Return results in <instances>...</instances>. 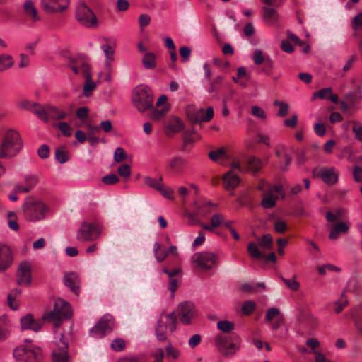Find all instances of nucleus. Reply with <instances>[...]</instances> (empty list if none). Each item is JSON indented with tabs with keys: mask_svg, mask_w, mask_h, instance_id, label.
<instances>
[{
	"mask_svg": "<svg viewBox=\"0 0 362 362\" xmlns=\"http://www.w3.org/2000/svg\"><path fill=\"white\" fill-rule=\"evenodd\" d=\"M177 315L175 312L170 314H162L155 328V334L160 341H165L168 334L176 329Z\"/></svg>",
	"mask_w": 362,
	"mask_h": 362,
	"instance_id": "423d86ee",
	"label": "nucleus"
},
{
	"mask_svg": "<svg viewBox=\"0 0 362 362\" xmlns=\"http://www.w3.org/2000/svg\"><path fill=\"white\" fill-rule=\"evenodd\" d=\"M69 5V0H41V6L47 13L63 12Z\"/></svg>",
	"mask_w": 362,
	"mask_h": 362,
	"instance_id": "a211bd4d",
	"label": "nucleus"
},
{
	"mask_svg": "<svg viewBox=\"0 0 362 362\" xmlns=\"http://www.w3.org/2000/svg\"><path fill=\"white\" fill-rule=\"evenodd\" d=\"M185 127L182 120L176 116H170L165 124L167 134L171 132L173 134L181 132Z\"/></svg>",
	"mask_w": 362,
	"mask_h": 362,
	"instance_id": "a878e982",
	"label": "nucleus"
},
{
	"mask_svg": "<svg viewBox=\"0 0 362 362\" xmlns=\"http://www.w3.org/2000/svg\"><path fill=\"white\" fill-rule=\"evenodd\" d=\"M55 158L60 163H64L69 159V153L64 146H60L56 149Z\"/></svg>",
	"mask_w": 362,
	"mask_h": 362,
	"instance_id": "37998d69",
	"label": "nucleus"
},
{
	"mask_svg": "<svg viewBox=\"0 0 362 362\" xmlns=\"http://www.w3.org/2000/svg\"><path fill=\"white\" fill-rule=\"evenodd\" d=\"M114 322L111 317L105 315L93 327L90 332L92 337L100 338L110 333L113 329Z\"/></svg>",
	"mask_w": 362,
	"mask_h": 362,
	"instance_id": "ddd939ff",
	"label": "nucleus"
},
{
	"mask_svg": "<svg viewBox=\"0 0 362 362\" xmlns=\"http://www.w3.org/2000/svg\"><path fill=\"white\" fill-rule=\"evenodd\" d=\"M194 206L197 209V214L205 217L211 212L209 207L211 206H216V204L211 202L199 203V202H194Z\"/></svg>",
	"mask_w": 362,
	"mask_h": 362,
	"instance_id": "c9c22d12",
	"label": "nucleus"
},
{
	"mask_svg": "<svg viewBox=\"0 0 362 362\" xmlns=\"http://www.w3.org/2000/svg\"><path fill=\"white\" fill-rule=\"evenodd\" d=\"M243 172V169L238 160L234 159L231 163V168L223 177L224 187L226 190H233L240 183V179L235 172Z\"/></svg>",
	"mask_w": 362,
	"mask_h": 362,
	"instance_id": "9d476101",
	"label": "nucleus"
},
{
	"mask_svg": "<svg viewBox=\"0 0 362 362\" xmlns=\"http://www.w3.org/2000/svg\"><path fill=\"white\" fill-rule=\"evenodd\" d=\"M21 291L18 288H14L8 295L7 300L8 306L13 310H17L18 308V303L16 298L20 296Z\"/></svg>",
	"mask_w": 362,
	"mask_h": 362,
	"instance_id": "58836bf2",
	"label": "nucleus"
},
{
	"mask_svg": "<svg viewBox=\"0 0 362 362\" xmlns=\"http://www.w3.org/2000/svg\"><path fill=\"white\" fill-rule=\"evenodd\" d=\"M132 103L140 112H144L151 109L153 103L152 90L146 86L140 85L134 88L132 95Z\"/></svg>",
	"mask_w": 362,
	"mask_h": 362,
	"instance_id": "20e7f679",
	"label": "nucleus"
},
{
	"mask_svg": "<svg viewBox=\"0 0 362 362\" xmlns=\"http://www.w3.org/2000/svg\"><path fill=\"white\" fill-rule=\"evenodd\" d=\"M259 245L264 250H269L272 245V237L270 234H265L258 240Z\"/></svg>",
	"mask_w": 362,
	"mask_h": 362,
	"instance_id": "49530a36",
	"label": "nucleus"
},
{
	"mask_svg": "<svg viewBox=\"0 0 362 362\" xmlns=\"http://www.w3.org/2000/svg\"><path fill=\"white\" fill-rule=\"evenodd\" d=\"M317 175L329 185H332L338 181V174L334 168H321L318 170Z\"/></svg>",
	"mask_w": 362,
	"mask_h": 362,
	"instance_id": "5701e85b",
	"label": "nucleus"
},
{
	"mask_svg": "<svg viewBox=\"0 0 362 362\" xmlns=\"http://www.w3.org/2000/svg\"><path fill=\"white\" fill-rule=\"evenodd\" d=\"M84 62L82 61H71L68 64V66L73 71L75 74L82 73L81 64Z\"/></svg>",
	"mask_w": 362,
	"mask_h": 362,
	"instance_id": "69168bd1",
	"label": "nucleus"
},
{
	"mask_svg": "<svg viewBox=\"0 0 362 362\" xmlns=\"http://www.w3.org/2000/svg\"><path fill=\"white\" fill-rule=\"evenodd\" d=\"M105 43L102 45L100 48L104 52L106 57V66L110 67L112 62L114 61V47L109 44L108 40L105 38Z\"/></svg>",
	"mask_w": 362,
	"mask_h": 362,
	"instance_id": "72a5a7b5",
	"label": "nucleus"
},
{
	"mask_svg": "<svg viewBox=\"0 0 362 362\" xmlns=\"http://www.w3.org/2000/svg\"><path fill=\"white\" fill-rule=\"evenodd\" d=\"M142 64L146 69L156 68L157 65L156 55L153 52H146L142 59Z\"/></svg>",
	"mask_w": 362,
	"mask_h": 362,
	"instance_id": "e433bc0d",
	"label": "nucleus"
},
{
	"mask_svg": "<svg viewBox=\"0 0 362 362\" xmlns=\"http://www.w3.org/2000/svg\"><path fill=\"white\" fill-rule=\"evenodd\" d=\"M23 143L19 133L14 129H8L4 134L0 144V158H12L22 148Z\"/></svg>",
	"mask_w": 362,
	"mask_h": 362,
	"instance_id": "f257e3e1",
	"label": "nucleus"
},
{
	"mask_svg": "<svg viewBox=\"0 0 362 362\" xmlns=\"http://www.w3.org/2000/svg\"><path fill=\"white\" fill-rule=\"evenodd\" d=\"M214 341L217 349L225 357L233 356L240 349L241 345V339L235 334L228 336L218 334Z\"/></svg>",
	"mask_w": 362,
	"mask_h": 362,
	"instance_id": "7ed1b4c3",
	"label": "nucleus"
},
{
	"mask_svg": "<svg viewBox=\"0 0 362 362\" xmlns=\"http://www.w3.org/2000/svg\"><path fill=\"white\" fill-rule=\"evenodd\" d=\"M41 109V114L39 115L38 118L45 122H47L49 119H63L67 116L65 111L49 104L42 106Z\"/></svg>",
	"mask_w": 362,
	"mask_h": 362,
	"instance_id": "4468645a",
	"label": "nucleus"
},
{
	"mask_svg": "<svg viewBox=\"0 0 362 362\" xmlns=\"http://www.w3.org/2000/svg\"><path fill=\"white\" fill-rule=\"evenodd\" d=\"M18 107L26 110H29L33 112L35 115L39 117L40 111H42V105L37 103H31L28 100H23L18 103Z\"/></svg>",
	"mask_w": 362,
	"mask_h": 362,
	"instance_id": "473e14b6",
	"label": "nucleus"
},
{
	"mask_svg": "<svg viewBox=\"0 0 362 362\" xmlns=\"http://www.w3.org/2000/svg\"><path fill=\"white\" fill-rule=\"evenodd\" d=\"M262 18L267 24L273 25L279 20V14L276 9L263 6L262 8Z\"/></svg>",
	"mask_w": 362,
	"mask_h": 362,
	"instance_id": "cd10ccee",
	"label": "nucleus"
},
{
	"mask_svg": "<svg viewBox=\"0 0 362 362\" xmlns=\"http://www.w3.org/2000/svg\"><path fill=\"white\" fill-rule=\"evenodd\" d=\"M82 74L86 78V81L84 84L83 92L86 97H89L93 90L96 87V84L92 81L91 74L90 73V66L87 63L81 64Z\"/></svg>",
	"mask_w": 362,
	"mask_h": 362,
	"instance_id": "4be33fe9",
	"label": "nucleus"
},
{
	"mask_svg": "<svg viewBox=\"0 0 362 362\" xmlns=\"http://www.w3.org/2000/svg\"><path fill=\"white\" fill-rule=\"evenodd\" d=\"M217 327L221 331L228 333L234 329L235 325L228 320H221L218 322Z\"/></svg>",
	"mask_w": 362,
	"mask_h": 362,
	"instance_id": "8fccbe9b",
	"label": "nucleus"
},
{
	"mask_svg": "<svg viewBox=\"0 0 362 362\" xmlns=\"http://www.w3.org/2000/svg\"><path fill=\"white\" fill-rule=\"evenodd\" d=\"M144 183L149 187L156 190L160 189V186L162 184L163 177H160L158 179H155L149 176H145L144 178Z\"/></svg>",
	"mask_w": 362,
	"mask_h": 362,
	"instance_id": "79ce46f5",
	"label": "nucleus"
},
{
	"mask_svg": "<svg viewBox=\"0 0 362 362\" xmlns=\"http://www.w3.org/2000/svg\"><path fill=\"white\" fill-rule=\"evenodd\" d=\"M276 156L280 159L279 168L281 170L286 171L291 162V157L286 152L284 148L281 150H276L275 152Z\"/></svg>",
	"mask_w": 362,
	"mask_h": 362,
	"instance_id": "7c9ffc66",
	"label": "nucleus"
},
{
	"mask_svg": "<svg viewBox=\"0 0 362 362\" xmlns=\"http://www.w3.org/2000/svg\"><path fill=\"white\" fill-rule=\"evenodd\" d=\"M247 252L252 258L258 259L262 257V252L255 243H250L247 245Z\"/></svg>",
	"mask_w": 362,
	"mask_h": 362,
	"instance_id": "5fc2aeb1",
	"label": "nucleus"
},
{
	"mask_svg": "<svg viewBox=\"0 0 362 362\" xmlns=\"http://www.w3.org/2000/svg\"><path fill=\"white\" fill-rule=\"evenodd\" d=\"M356 328L362 332V306L351 311Z\"/></svg>",
	"mask_w": 362,
	"mask_h": 362,
	"instance_id": "a19ab883",
	"label": "nucleus"
},
{
	"mask_svg": "<svg viewBox=\"0 0 362 362\" xmlns=\"http://www.w3.org/2000/svg\"><path fill=\"white\" fill-rule=\"evenodd\" d=\"M117 172L121 177L128 178L131 175V168L128 164H122L118 168Z\"/></svg>",
	"mask_w": 362,
	"mask_h": 362,
	"instance_id": "e2e57ef3",
	"label": "nucleus"
},
{
	"mask_svg": "<svg viewBox=\"0 0 362 362\" xmlns=\"http://www.w3.org/2000/svg\"><path fill=\"white\" fill-rule=\"evenodd\" d=\"M352 131L355 134V138L362 142V125L359 123L354 122Z\"/></svg>",
	"mask_w": 362,
	"mask_h": 362,
	"instance_id": "338daca9",
	"label": "nucleus"
},
{
	"mask_svg": "<svg viewBox=\"0 0 362 362\" xmlns=\"http://www.w3.org/2000/svg\"><path fill=\"white\" fill-rule=\"evenodd\" d=\"M247 170L256 173L262 168V161L255 156H250L247 160Z\"/></svg>",
	"mask_w": 362,
	"mask_h": 362,
	"instance_id": "f704fd0d",
	"label": "nucleus"
},
{
	"mask_svg": "<svg viewBox=\"0 0 362 362\" xmlns=\"http://www.w3.org/2000/svg\"><path fill=\"white\" fill-rule=\"evenodd\" d=\"M214 108L209 107L205 111L200 108L192 113H188V117L192 123L199 124L209 122L214 117Z\"/></svg>",
	"mask_w": 362,
	"mask_h": 362,
	"instance_id": "aec40b11",
	"label": "nucleus"
},
{
	"mask_svg": "<svg viewBox=\"0 0 362 362\" xmlns=\"http://www.w3.org/2000/svg\"><path fill=\"white\" fill-rule=\"evenodd\" d=\"M187 165V160L181 156H175L169 160L168 168L175 173H181Z\"/></svg>",
	"mask_w": 362,
	"mask_h": 362,
	"instance_id": "bb28decb",
	"label": "nucleus"
},
{
	"mask_svg": "<svg viewBox=\"0 0 362 362\" xmlns=\"http://www.w3.org/2000/svg\"><path fill=\"white\" fill-rule=\"evenodd\" d=\"M44 315L41 318L35 319L31 314H27L21 319V327L22 329H30L35 332L40 331L44 325Z\"/></svg>",
	"mask_w": 362,
	"mask_h": 362,
	"instance_id": "f3484780",
	"label": "nucleus"
},
{
	"mask_svg": "<svg viewBox=\"0 0 362 362\" xmlns=\"http://www.w3.org/2000/svg\"><path fill=\"white\" fill-rule=\"evenodd\" d=\"M127 158V153L123 148L118 147L114 153V159L116 162L124 161Z\"/></svg>",
	"mask_w": 362,
	"mask_h": 362,
	"instance_id": "680f3d73",
	"label": "nucleus"
},
{
	"mask_svg": "<svg viewBox=\"0 0 362 362\" xmlns=\"http://www.w3.org/2000/svg\"><path fill=\"white\" fill-rule=\"evenodd\" d=\"M274 105L279 107V111L277 115L281 117H284L287 115L289 110L288 104L279 100H275L274 102Z\"/></svg>",
	"mask_w": 362,
	"mask_h": 362,
	"instance_id": "de8ad7c7",
	"label": "nucleus"
},
{
	"mask_svg": "<svg viewBox=\"0 0 362 362\" xmlns=\"http://www.w3.org/2000/svg\"><path fill=\"white\" fill-rule=\"evenodd\" d=\"M282 315L280 314L279 310L276 308H271L267 310L266 316H265V320L267 322H271L274 319H276L278 317V316H281Z\"/></svg>",
	"mask_w": 362,
	"mask_h": 362,
	"instance_id": "13d9d810",
	"label": "nucleus"
},
{
	"mask_svg": "<svg viewBox=\"0 0 362 362\" xmlns=\"http://www.w3.org/2000/svg\"><path fill=\"white\" fill-rule=\"evenodd\" d=\"M349 226L344 221L338 222L330 230L329 238L332 240L337 239L340 233H346L349 230Z\"/></svg>",
	"mask_w": 362,
	"mask_h": 362,
	"instance_id": "2f4dec72",
	"label": "nucleus"
},
{
	"mask_svg": "<svg viewBox=\"0 0 362 362\" xmlns=\"http://www.w3.org/2000/svg\"><path fill=\"white\" fill-rule=\"evenodd\" d=\"M23 211L26 220L37 221L45 218L47 211V207L42 202L29 197L25 200Z\"/></svg>",
	"mask_w": 362,
	"mask_h": 362,
	"instance_id": "39448f33",
	"label": "nucleus"
},
{
	"mask_svg": "<svg viewBox=\"0 0 362 362\" xmlns=\"http://www.w3.org/2000/svg\"><path fill=\"white\" fill-rule=\"evenodd\" d=\"M217 260L218 256L209 252H196L192 257V262L202 270L211 269L212 266L216 263Z\"/></svg>",
	"mask_w": 362,
	"mask_h": 362,
	"instance_id": "9b49d317",
	"label": "nucleus"
},
{
	"mask_svg": "<svg viewBox=\"0 0 362 362\" xmlns=\"http://www.w3.org/2000/svg\"><path fill=\"white\" fill-rule=\"evenodd\" d=\"M274 230L278 233H283L287 230V223L281 219H277L274 223Z\"/></svg>",
	"mask_w": 362,
	"mask_h": 362,
	"instance_id": "bf43d9fd",
	"label": "nucleus"
},
{
	"mask_svg": "<svg viewBox=\"0 0 362 362\" xmlns=\"http://www.w3.org/2000/svg\"><path fill=\"white\" fill-rule=\"evenodd\" d=\"M12 262L13 255L10 247L4 243H0V272L9 268Z\"/></svg>",
	"mask_w": 362,
	"mask_h": 362,
	"instance_id": "412c9836",
	"label": "nucleus"
},
{
	"mask_svg": "<svg viewBox=\"0 0 362 362\" xmlns=\"http://www.w3.org/2000/svg\"><path fill=\"white\" fill-rule=\"evenodd\" d=\"M157 191L160 192L166 199H173L174 198L173 190L169 187H164L163 184L160 185V189Z\"/></svg>",
	"mask_w": 362,
	"mask_h": 362,
	"instance_id": "0e129e2a",
	"label": "nucleus"
},
{
	"mask_svg": "<svg viewBox=\"0 0 362 362\" xmlns=\"http://www.w3.org/2000/svg\"><path fill=\"white\" fill-rule=\"evenodd\" d=\"M9 335V324L7 320L0 319V340L5 339Z\"/></svg>",
	"mask_w": 362,
	"mask_h": 362,
	"instance_id": "09e8293b",
	"label": "nucleus"
},
{
	"mask_svg": "<svg viewBox=\"0 0 362 362\" xmlns=\"http://www.w3.org/2000/svg\"><path fill=\"white\" fill-rule=\"evenodd\" d=\"M225 218L223 214L217 213L214 214L210 219V224L201 223L202 228L209 232H214V228L219 227L224 221Z\"/></svg>",
	"mask_w": 362,
	"mask_h": 362,
	"instance_id": "c85d7f7f",
	"label": "nucleus"
},
{
	"mask_svg": "<svg viewBox=\"0 0 362 362\" xmlns=\"http://www.w3.org/2000/svg\"><path fill=\"white\" fill-rule=\"evenodd\" d=\"M31 283V265L28 262H21L17 271V284L28 286Z\"/></svg>",
	"mask_w": 362,
	"mask_h": 362,
	"instance_id": "6ab92c4d",
	"label": "nucleus"
},
{
	"mask_svg": "<svg viewBox=\"0 0 362 362\" xmlns=\"http://www.w3.org/2000/svg\"><path fill=\"white\" fill-rule=\"evenodd\" d=\"M13 356L18 362H40L42 359V351L39 348L21 345L13 351Z\"/></svg>",
	"mask_w": 362,
	"mask_h": 362,
	"instance_id": "1a4fd4ad",
	"label": "nucleus"
},
{
	"mask_svg": "<svg viewBox=\"0 0 362 362\" xmlns=\"http://www.w3.org/2000/svg\"><path fill=\"white\" fill-rule=\"evenodd\" d=\"M170 107L169 104H165L160 110L156 108L153 109L150 113L151 119L156 121L161 119L169 111Z\"/></svg>",
	"mask_w": 362,
	"mask_h": 362,
	"instance_id": "ea45409f",
	"label": "nucleus"
},
{
	"mask_svg": "<svg viewBox=\"0 0 362 362\" xmlns=\"http://www.w3.org/2000/svg\"><path fill=\"white\" fill-rule=\"evenodd\" d=\"M288 37L290 40H291L292 42H293L296 45H299L300 46H305L304 47V52H308L309 49H310V47L308 45H306L304 42H303L302 40H300V38L296 36V35L293 34L291 32H288Z\"/></svg>",
	"mask_w": 362,
	"mask_h": 362,
	"instance_id": "052dcab7",
	"label": "nucleus"
},
{
	"mask_svg": "<svg viewBox=\"0 0 362 362\" xmlns=\"http://www.w3.org/2000/svg\"><path fill=\"white\" fill-rule=\"evenodd\" d=\"M88 129L90 132L88 133V139L91 146H95L96 144L99 142V139L95 137L93 134L94 131H99L100 127L98 126H88Z\"/></svg>",
	"mask_w": 362,
	"mask_h": 362,
	"instance_id": "603ef678",
	"label": "nucleus"
},
{
	"mask_svg": "<svg viewBox=\"0 0 362 362\" xmlns=\"http://www.w3.org/2000/svg\"><path fill=\"white\" fill-rule=\"evenodd\" d=\"M280 279L291 291H296L299 289L300 284L295 279V278L286 279L283 276H281Z\"/></svg>",
	"mask_w": 362,
	"mask_h": 362,
	"instance_id": "864d4df0",
	"label": "nucleus"
},
{
	"mask_svg": "<svg viewBox=\"0 0 362 362\" xmlns=\"http://www.w3.org/2000/svg\"><path fill=\"white\" fill-rule=\"evenodd\" d=\"M23 10L25 16L31 23H35L41 20V17L32 0H25L23 4Z\"/></svg>",
	"mask_w": 362,
	"mask_h": 362,
	"instance_id": "393cba45",
	"label": "nucleus"
},
{
	"mask_svg": "<svg viewBox=\"0 0 362 362\" xmlns=\"http://www.w3.org/2000/svg\"><path fill=\"white\" fill-rule=\"evenodd\" d=\"M110 347L115 351H122L126 347V342L121 338H116L112 341Z\"/></svg>",
	"mask_w": 362,
	"mask_h": 362,
	"instance_id": "3c124183",
	"label": "nucleus"
},
{
	"mask_svg": "<svg viewBox=\"0 0 362 362\" xmlns=\"http://www.w3.org/2000/svg\"><path fill=\"white\" fill-rule=\"evenodd\" d=\"M348 304V300L344 296V294H342L341 298L334 303V310L337 313H341L344 308Z\"/></svg>",
	"mask_w": 362,
	"mask_h": 362,
	"instance_id": "4d7b16f0",
	"label": "nucleus"
},
{
	"mask_svg": "<svg viewBox=\"0 0 362 362\" xmlns=\"http://www.w3.org/2000/svg\"><path fill=\"white\" fill-rule=\"evenodd\" d=\"M351 27L354 30H357L359 28L362 27V13H358L353 18Z\"/></svg>",
	"mask_w": 362,
	"mask_h": 362,
	"instance_id": "774afa93",
	"label": "nucleus"
},
{
	"mask_svg": "<svg viewBox=\"0 0 362 362\" xmlns=\"http://www.w3.org/2000/svg\"><path fill=\"white\" fill-rule=\"evenodd\" d=\"M75 16L77 21L86 28H94L98 25L96 16L83 2H81L77 5Z\"/></svg>",
	"mask_w": 362,
	"mask_h": 362,
	"instance_id": "6e6552de",
	"label": "nucleus"
},
{
	"mask_svg": "<svg viewBox=\"0 0 362 362\" xmlns=\"http://www.w3.org/2000/svg\"><path fill=\"white\" fill-rule=\"evenodd\" d=\"M102 233L100 223L83 221L76 233V239L80 242H93L96 240Z\"/></svg>",
	"mask_w": 362,
	"mask_h": 362,
	"instance_id": "0eeeda50",
	"label": "nucleus"
},
{
	"mask_svg": "<svg viewBox=\"0 0 362 362\" xmlns=\"http://www.w3.org/2000/svg\"><path fill=\"white\" fill-rule=\"evenodd\" d=\"M332 88H325L313 93V98L327 99L331 100L334 103H337L339 100L338 95L333 94Z\"/></svg>",
	"mask_w": 362,
	"mask_h": 362,
	"instance_id": "c756f323",
	"label": "nucleus"
},
{
	"mask_svg": "<svg viewBox=\"0 0 362 362\" xmlns=\"http://www.w3.org/2000/svg\"><path fill=\"white\" fill-rule=\"evenodd\" d=\"M274 193L280 194L283 198L284 197L282 186L280 185H274L264 194L262 200L261 205L264 209H272L276 206V202L279 197L274 195Z\"/></svg>",
	"mask_w": 362,
	"mask_h": 362,
	"instance_id": "dca6fc26",
	"label": "nucleus"
},
{
	"mask_svg": "<svg viewBox=\"0 0 362 362\" xmlns=\"http://www.w3.org/2000/svg\"><path fill=\"white\" fill-rule=\"evenodd\" d=\"M64 283L66 286L76 296L80 293V278L79 276L74 272L67 274L64 277Z\"/></svg>",
	"mask_w": 362,
	"mask_h": 362,
	"instance_id": "b1692460",
	"label": "nucleus"
},
{
	"mask_svg": "<svg viewBox=\"0 0 362 362\" xmlns=\"http://www.w3.org/2000/svg\"><path fill=\"white\" fill-rule=\"evenodd\" d=\"M154 256L158 262H162L166 258L168 251L163 248L160 243L156 242L153 245Z\"/></svg>",
	"mask_w": 362,
	"mask_h": 362,
	"instance_id": "4c0bfd02",
	"label": "nucleus"
},
{
	"mask_svg": "<svg viewBox=\"0 0 362 362\" xmlns=\"http://www.w3.org/2000/svg\"><path fill=\"white\" fill-rule=\"evenodd\" d=\"M255 308L256 304L254 301L247 300L243 303L242 306V310L245 315H250L253 313Z\"/></svg>",
	"mask_w": 362,
	"mask_h": 362,
	"instance_id": "6e6d98bb",
	"label": "nucleus"
},
{
	"mask_svg": "<svg viewBox=\"0 0 362 362\" xmlns=\"http://www.w3.org/2000/svg\"><path fill=\"white\" fill-rule=\"evenodd\" d=\"M56 347L52 353V359L53 362H67L69 360L68 342L65 339L64 334H61L59 339L55 341Z\"/></svg>",
	"mask_w": 362,
	"mask_h": 362,
	"instance_id": "f8f14e48",
	"label": "nucleus"
},
{
	"mask_svg": "<svg viewBox=\"0 0 362 362\" xmlns=\"http://www.w3.org/2000/svg\"><path fill=\"white\" fill-rule=\"evenodd\" d=\"M209 157L214 162H217L218 160L225 159L226 157V151L223 148H220L215 151H211L209 153Z\"/></svg>",
	"mask_w": 362,
	"mask_h": 362,
	"instance_id": "a18cd8bd",
	"label": "nucleus"
},
{
	"mask_svg": "<svg viewBox=\"0 0 362 362\" xmlns=\"http://www.w3.org/2000/svg\"><path fill=\"white\" fill-rule=\"evenodd\" d=\"M71 316V305L67 301L59 298L54 303L53 310L44 314V319L53 323L54 327H59L64 320H68Z\"/></svg>",
	"mask_w": 362,
	"mask_h": 362,
	"instance_id": "f03ea898",
	"label": "nucleus"
},
{
	"mask_svg": "<svg viewBox=\"0 0 362 362\" xmlns=\"http://www.w3.org/2000/svg\"><path fill=\"white\" fill-rule=\"evenodd\" d=\"M12 57L8 54L0 55V71H3L13 66Z\"/></svg>",
	"mask_w": 362,
	"mask_h": 362,
	"instance_id": "c03bdc74",
	"label": "nucleus"
},
{
	"mask_svg": "<svg viewBox=\"0 0 362 362\" xmlns=\"http://www.w3.org/2000/svg\"><path fill=\"white\" fill-rule=\"evenodd\" d=\"M178 315L182 324L189 325L196 316L194 304L191 301L182 302L178 307Z\"/></svg>",
	"mask_w": 362,
	"mask_h": 362,
	"instance_id": "2eb2a0df",
	"label": "nucleus"
}]
</instances>
